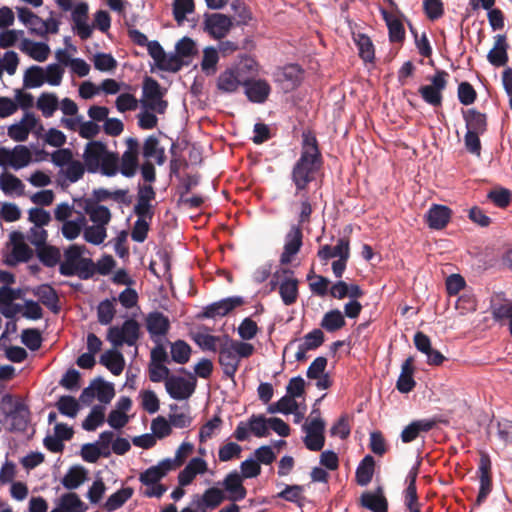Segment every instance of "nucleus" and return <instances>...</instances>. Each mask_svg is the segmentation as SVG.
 I'll use <instances>...</instances> for the list:
<instances>
[{
	"mask_svg": "<svg viewBox=\"0 0 512 512\" xmlns=\"http://www.w3.org/2000/svg\"><path fill=\"white\" fill-rule=\"evenodd\" d=\"M45 83L43 68L31 66L24 74V85L27 88H38Z\"/></svg>",
	"mask_w": 512,
	"mask_h": 512,
	"instance_id": "obj_61",
	"label": "nucleus"
},
{
	"mask_svg": "<svg viewBox=\"0 0 512 512\" xmlns=\"http://www.w3.org/2000/svg\"><path fill=\"white\" fill-rule=\"evenodd\" d=\"M248 424L250 426L251 433L258 437H266L269 434V418H265L263 415H252Z\"/></svg>",
	"mask_w": 512,
	"mask_h": 512,
	"instance_id": "obj_59",
	"label": "nucleus"
},
{
	"mask_svg": "<svg viewBox=\"0 0 512 512\" xmlns=\"http://www.w3.org/2000/svg\"><path fill=\"white\" fill-rule=\"evenodd\" d=\"M20 298V290L8 286L0 288V312L6 318H13L23 309L22 305L14 303Z\"/></svg>",
	"mask_w": 512,
	"mask_h": 512,
	"instance_id": "obj_21",
	"label": "nucleus"
},
{
	"mask_svg": "<svg viewBox=\"0 0 512 512\" xmlns=\"http://www.w3.org/2000/svg\"><path fill=\"white\" fill-rule=\"evenodd\" d=\"M232 27L231 18L220 13L206 16L204 21L205 31L215 39L225 37Z\"/></svg>",
	"mask_w": 512,
	"mask_h": 512,
	"instance_id": "obj_20",
	"label": "nucleus"
},
{
	"mask_svg": "<svg viewBox=\"0 0 512 512\" xmlns=\"http://www.w3.org/2000/svg\"><path fill=\"white\" fill-rule=\"evenodd\" d=\"M147 330L152 338L164 336L169 330V319L160 312H152L146 319Z\"/></svg>",
	"mask_w": 512,
	"mask_h": 512,
	"instance_id": "obj_34",
	"label": "nucleus"
},
{
	"mask_svg": "<svg viewBox=\"0 0 512 512\" xmlns=\"http://www.w3.org/2000/svg\"><path fill=\"white\" fill-rule=\"evenodd\" d=\"M242 303L241 297H228L207 305L199 317L211 319L223 317Z\"/></svg>",
	"mask_w": 512,
	"mask_h": 512,
	"instance_id": "obj_22",
	"label": "nucleus"
},
{
	"mask_svg": "<svg viewBox=\"0 0 512 512\" xmlns=\"http://www.w3.org/2000/svg\"><path fill=\"white\" fill-rule=\"evenodd\" d=\"M94 390H96V398L103 404H108L115 395L114 387L111 383L105 382L102 379L93 381Z\"/></svg>",
	"mask_w": 512,
	"mask_h": 512,
	"instance_id": "obj_62",
	"label": "nucleus"
},
{
	"mask_svg": "<svg viewBox=\"0 0 512 512\" xmlns=\"http://www.w3.org/2000/svg\"><path fill=\"white\" fill-rule=\"evenodd\" d=\"M105 421V408L101 405H95L82 423V428L86 431H95Z\"/></svg>",
	"mask_w": 512,
	"mask_h": 512,
	"instance_id": "obj_49",
	"label": "nucleus"
},
{
	"mask_svg": "<svg viewBox=\"0 0 512 512\" xmlns=\"http://www.w3.org/2000/svg\"><path fill=\"white\" fill-rule=\"evenodd\" d=\"M436 421L433 419H421L411 422L401 432V440L404 443L414 441L421 432H428L434 428Z\"/></svg>",
	"mask_w": 512,
	"mask_h": 512,
	"instance_id": "obj_28",
	"label": "nucleus"
},
{
	"mask_svg": "<svg viewBox=\"0 0 512 512\" xmlns=\"http://www.w3.org/2000/svg\"><path fill=\"white\" fill-rule=\"evenodd\" d=\"M114 301L115 299H106L99 303L97 307V316L100 324L108 325L112 322L116 312Z\"/></svg>",
	"mask_w": 512,
	"mask_h": 512,
	"instance_id": "obj_63",
	"label": "nucleus"
},
{
	"mask_svg": "<svg viewBox=\"0 0 512 512\" xmlns=\"http://www.w3.org/2000/svg\"><path fill=\"white\" fill-rule=\"evenodd\" d=\"M60 507L64 512H85L87 510L85 503L73 492L61 496Z\"/></svg>",
	"mask_w": 512,
	"mask_h": 512,
	"instance_id": "obj_50",
	"label": "nucleus"
},
{
	"mask_svg": "<svg viewBox=\"0 0 512 512\" xmlns=\"http://www.w3.org/2000/svg\"><path fill=\"white\" fill-rule=\"evenodd\" d=\"M23 233L13 231L10 233L11 252L6 257V264L14 266L20 262H26L32 257V250L25 243Z\"/></svg>",
	"mask_w": 512,
	"mask_h": 512,
	"instance_id": "obj_15",
	"label": "nucleus"
},
{
	"mask_svg": "<svg viewBox=\"0 0 512 512\" xmlns=\"http://www.w3.org/2000/svg\"><path fill=\"white\" fill-rule=\"evenodd\" d=\"M361 504L372 512H381L388 509V503L381 488H378L374 493L362 494Z\"/></svg>",
	"mask_w": 512,
	"mask_h": 512,
	"instance_id": "obj_38",
	"label": "nucleus"
},
{
	"mask_svg": "<svg viewBox=\"0 0 512 512\" xmlns=\"http://www.w3.org/2000/svg\"><path fill=\"white\" fill-rule=\"evenodd\" d=\"M222 485L225 492H227L226 499L229 501H241L247 495V490L243 486V478L237 471L228 473L223 479Z\"/></svg>",
	"mask_w": 512,
	"mask_h": 512,
	"instance_id": "obj_23",
	"label": "nucleus"
},
{
	"mask_svg": "<svg viewBox=\"0 0 512 512\" xmlns=\"http://www.w3.org/2000/svg\"><path fill=\"white\" fill-rule=\"evenodd\" d=\"M219 61L218 50L214 47H206L203 51L201 69L207 75H213L216 72V66Z\"/></svg>",
	"mask_w": 512,
	"mask_h": 512,
	"instance_id": "obj_56",
	"label": "nucleus"
},
{
	"mask_svg": "<svg viewBox=\"0 0 512 512\" xmlns=\"http://www.w3.org/2000/svg\"><path fill=\"white\" fill-rule=\"evenodd\" d=\"M354 40L359 49L360 57L366 62H371L374 59V46L371 39L366 34L359 33L354 37Z\"/></svg>",
	"mask_w": 512,
	"mask_h": 512,
	"instance_id": "obj_58",
	"label": "nucleus"
},
{
	"mask_svg": "<svg viewBox=\"0 0 512 512\" xmlns=\"http://www.w3.org/2000/svg\"><path fill=\"white\" fill-rule=\"evenodd\" d=\"M38 124L37 117L31 112H25L22 119L8 127V136L16 141L23 142L28 139L30 132Z\"/></svg>",
	"mask_w": 512,
	"mask_h": 512,
	"instance_id": "obj_19",
	"label": "nucleus"
},
{
	"mask_svg": "<svg viewBox=\"0 0 512 512\" xmlns=\"http://www.w3.org/2000/svg\"><path fill=\"white\" fill-rule=\"evenodd\" d=\"M140 326L134 319H127L121 326H111L107 332V340L114 346L136 345L139 339Z\"/></svg>",
	"mask_w": 512,
	"mask_h": 512,
	"instance_id": "obj_9",
	"label": "nucleus"
},
{
	"mask_svg": "<svg viewBox=\"0 0 512 512\" xmlns=\"http://www.w3.org/2000/svg\"><path fill=\"white\" fill-rule=\"evenodd\" d=\"M208 470V463L202 457L192 458L185 468L178 474L180 486H188L198 475H203Z\"/></svg>",
	"mask_w": 512,
	"mask_h": 512,
	"instance_id": "obj_24",
	"label": "nucleus"
},
{
	"mask_svg": "<svg viewBox=\"0 0 512 512\" xmlns=\"http://www.w3.org/2000/svg\"><path fill=\"white\" fill-rule=\"evenodd\" d=\"M132 495L133 489L131 487L122 488L108 497L104 507L110 512L115 511L128 501Z\"/></svg>",
	"mask_w": 512,
	"mask_h": 512,
	"instance_id": "obj_52",
	"label": "nucleus"
},
{
	"mask_svg": "<svg viewBox=\"0 0 512 512\" xmlns=\"http://www.w3.org/2000/svg\"><path fill=\"white\" fill-rule=\"evenodd\" d=\"M306 436L303 441L307 449L310 451H320L325 444V421L320 417V411L313 409L310 419L302 426Z\"/></svg>",
	"mask_w": 512,
	"mask_h": 512,
	"instance_id": "obj_8",
	"label": "nucleus"
},
{
	"mask_svg": "<svg viewBox=\"0 0 512 512\" xmlns=\"http://www.w3.org/2000/svg\"><path fill=\"white\" fill-rule=\"evenodd\" d=\"M256 72V62L252 58L246 57L220 72L216 80V88L222 94L236 93L244 86L247 74Z\"/></svg>",
	"mask_w": 512,
	"mask_h": 512,
	"instance_id": "obj_4",
	"label": "nucleus"
},
{
	"mask_svg": "<svg viewBox=\"0 0 512 512\" xmlns=\"http://www.w3.org/2000/svg\"><path fill=\"white\" fill-rule=\"evenodd\" d=\"M143 156L146 159H154L158 165H163L165 162V150L160 147L159 140L155 136H149L143 145Z\"/></svg>",
	"mask_w": 512,
	"mask_h": 512,
	"instance_id": "obj_42",
	"label": "nucleus"
},
{
	"mask_svg": "<svg viewBox=\"0 0 512 512\" xmlns=\"http://www.w3.org/2000/svg\"><path fill=\"white\" fill-rule=\"evenodd\" d=\"M322 157L318 149L317 140L309 134L303 135L301 155L292 168L291 180L295 185V195L304 191L321 168Z\"/></svg>",
	"mask_w": 512,
	"mask_h": 512,
	"instance_id": "obj_1",
	"label": "nucleus"
},
{
	"mask_svg": "<svg viewBox=\"0 0 512 512\" xmlns=\"http://www.w3.org/2000/svg\"><path fill=\"white\" fill-rule=\"evenodd\" d=\"M127 149L119 160L120 173L125 177H132L138 168L139 142L135 138L126 140Z\"/></svg>",
	"mask_w": 512,
	"mask_h": 512,
	"instance_id": "obj_17",
	"label": "nucleus"
},
{
	"mask_svg": "<svg viewBox=\"0 0 512 512\" xmlns=\"http://www.w3.org/2000/svg\"><path fill=\"white\" fill-rule=\"evenodd\" d=\"M466 132L482 135L487 130L486 115L475 109H469L464 113Z\"/></svg>",
	"mask_w": 512,
	"mask_h": 512,
	"instance_id": "obj_36",
	"label": "nucleus"
},
{
	"mask_svg": "<svg viewBox=\"0 0 512 512\" xmlns=\"http://www.w3.org/2000/svg\"><path fill=\"white\" fill-rule=\"evenodd\" d=\"M346 324L344 315L338 309H333L324 314L320 326L327 332H335Z\"/></svg>",
	"mask_w": 512,
	"mask_h": 512,
	"instance_id": "obj_46",
	"label": "nucleus"
},
{
	"mask_svg": "<svg viewBox=\"0 0 512 512\" xmlns=\"http://www.w3.org/2000/svg\"><path fill=\"white\" fill-rule=\"evenodd\" d=\"M16 10L19 21L22 22L31 33L39 35L44 27L43 19L26 7H17Z\"/></svg>",
	"mask_w": 512,
	"mask_h": 512,
	"instance_id": "obj_43",
	"label": "nucleus"
},
{
	"mask_svg": "<svg viewBox=\"0 0 512 512\" xmlns=\"http://www.w3.org/2000/svg\"><path fill=\"white\" fill-rule=\"evenodd\" d=\"M281 277L279 294L282 302L287 305H293L299 296V281L294 277V272L290 269L279 268L276 278Z\"/></svg>",
	"mask_w": 512,
	"mask_h": 512,
	"instance_id": "obj_14",
	"label": "nucleus"
},
{
	"mask_svg": "<svg viewBox=\"0 0 512 512\" xmlns=\"http://www.w3.org/2000/svg\"><path fill=\"white\" fill-rule=\"evenodd\" d=\"M503 293L497 294L491 300L493 318L497 321L503 319L512 320V301L502 298Z\"/></svg>",
	"mask_w": 512,
	"mask_h": 512,
	"instance_id": "obj_39",
	"label": "nucleus"
},
{
	"mask_svg": "<svg viewBox=\"0 0 512 512\" xmlns=\"http://www.w3.org/2000/svg\"><path fill=\"white\" fill-rule=\"evenodd\" d=\"M244 94L247 99L256 104H263L271 94V86L265 79L250 78L247 74L244 82Z\"/></svg>",
	"mask_w": 512,
	"mask_h": 512,
	"instance_id": "obj_16",
	"label": "nucleus"
},
{
	"mask_svg": "<svg viewBox=\"0 0 512 512\" xmlns=\"http://www.w3.org/2000/svg\"><path fill=\"white\" fill-rule=\"evenodd\" d=\"M254 351L255 348L252 344L225 336L218 348V360L224 375L233 380L241 359L250 357Z\"/></svg>",
	"mask_w": 512,
	"mask_h": 512,
	"instance_id": "obj_3",
	"label": "nucleus"
},
{
	"mask_svg": "<svg viewBox=\"0 0 512 512\" xmlns=\"http://www.w3.org/2000/svg\"><path fill=\"white\" fill-rule=\"evenodd\" d=\"M0 409L7 419L11 420L12 430L24 431L29 422V408L20 399L5 394L1 399Z\"/></svg>",
	"mask_w": 512,
	"mask_h": 512,
	"instance_id": "obj_7",
	"label": "nucleus"
},
{
	"mask_svg": "<svg viewBox=\"0 0 512 512\" xmlns=\"http://www.w3.org/2000/svg\"><path fill=\"white\" fill-rule=\"evenodd\" d=\"M193 340L203 350L212 352L217 351L218 344L220 345L221 338L204 332H196L193 334Z\"/></svg>",
	"mask_w": 512,
	"mask_h": 512,
	"instance_id": "obj_60",
	"label": "nucleus"
},
{
	"mask_svg": "<svg viewBox=\"0 0 512 512\" xmlns=\"http://www.w3.org/2000/svg\"><path fill=\"white\" fill-rule=\"evenodd\" d=\"M86 479V470L81 466L71 467L61 480L62 485L68 490L77 489Z\"/></svg>",
	"mask_w": 512,
	"mask_h": 512,
	"instance_id": "obj_48",
	"label": "nucleus"
},
{
	"mask_svg": "<svg viewBox=\"0 0 512 512\" xmlns=\"http://www.w3.org/2000/svg\"><path fill=\"white\" fill-rule=\"evenodd\" d=\"M32 162V153L25 145H16L10 149L0 147V167H11L14 170H20L27 167Z\"/></svg>",
	"mask_w": 512,
	"mask_h": 512,
	"instance_id": "obj_10",
	"label": "nucleus"
},
{
	"mask_svg": "<svg viewBox=\"0 0 512 512\" xmlns=\"http://www.w3.org/2000/svg\"><path fill=\"white\" fill-rule=\"evenodd\" d=\"M170 462L161 460L157 465L151 466L142 472L139 476V481L143 485H152L159 483V481L165 477L170 471H173L170 466Z\"/></svg>",
	"mask_w": 512,
	"mask_h": 512,
	"instance_id": "obj_29",
	"label": "nucleus"
},
{
	"mask_svg": "<svg viewBox=\"0 0 512 512\" xmlns=\"http://www.w3.org/2000/svg\"><path fill=\"white\" fill-rule=\"evenodd\" d=\"M413 361V358L409 357L401 365V373L396 383V387L401 393H409L416 385V382L413 379Z\"/></svg>",
	"mask_w": 512,
	"mask_h": 512,
	"instance_id": "obj_33",
	"label": "nucleus"
},
{
	"mask_svg": "<svg viewBox=\"0 0 512 512\" xmlns=\"http://www.w3.org/2000/svg\"><path fill=\"white\" fill-rule=\"evenodd\" d=\"M196 388V379L191 375L189 379L172 375L165 382V389L169 396L175 400H186L191 397Z\"/></svg>",
	"mask_w": 512,
	"mask_h": 512,
	"instance_id": "obj_13",
	"label": "nucleus"
},
{
	"mask_svg": "<svg viewBox=\"0 0 512 512\" xmlns=\"http://www.w3.org/2000/svg\"><path fill=\"white\" fill-rule=\"evenodd\" d=\"M0 189L8 196H22L24 195L25 185L15 175L9 172H3L0 174Z\"/></svg>",
	"mask_w": 512,
	"mask_h": 512,
	"instance_id": "obj_37",
	"label": "nucleus"
},
{
	"mask_svg": "<svg viewBox=\"0 0 512 512\" xmlns=\"http://www.w3.org/2000/svg\"><path fill=\"white\" fill-rule=\"evenodd\" d=\"M302 246V232L299 227L292 226L285 237L284 250L280 256L281 264H289Z\"/></svg>",
	"mask_w": 512,
	"mask_h": 512,
	"instance_id": "obj_25",
	"label": "nucleus"
},
{
	"mask_svg": "<svg viewBox=\"0 0 512 512\" xmlns=\"http://www.w3.org/2000/svg\"><path fill=\"white\" fill-rule=\"evenodd\" d=\"M88 215L89 219L94 225H102L106 227L111 220L110 210L100 204H89L85 207V216Z\"/></svg>",
	"mask_w": 512,
	"mask_h": 512,
	"instance_id": "obj_44",
	"label": "nucleus"
},
{
	"mask_svg": "<svg viewBox=\"0 0 512 512\" xmlns=\"http://www.w3.org/2000/svg\"><path fill=\"white\" fill-rule=\"evenodd\" d=\"M381 15L389 30V40L391 42L403 41L405 38V29L402 22L384 9L381 10Z\"/></svg>",
	"mask_w": 512,
	"mask_h": 512,
	"instance_id": "obj_41",
	"label": "nucleus"
},
{
	"mask_svg": "<svg viewBox=\"0 0 512 512\" xmlns=\"http://www.w3.org/2000/svg\"><path fill=\"white\" fill-rule=\"evenodd\" d=\"M507 48L506 36L497 35L493 48L488 52V61L496 67L504 66L508 61Z\"/></svg>",
	"mask_w": 512,
	"mask_h": 512,
	"instance_id": "obj_32",
	"label": "nucleus"
},
{
	"mask_svg": "<svg viewBox=\"0 0 512 512\" xmlns=\"http://www.w3.org/2000/svg\"><path fill=\"white\" fill-rule=\"evenodd\" d=\"M100 363L114 375H120L125 366L123 355L115 350L104 352L100 357Z\"/></svg>",
	"mask_w": 512,
	"mask_h": 512,
	"instance_id": "obj_40",
	"label": "nucleus"
},
{
	"mask_svg": "<svg viewBox=\"0 0 512 512\" xmlns=\"http://www.w3.org/2000/svg\"><path fill=\"white\" fill-rule=\"evenodd\" d=\"M83 160L86 169L90 173H101L105 176H115L119 170V157L116 153L107 149L100 141L87 143Z\"/></svg>",
	"mask_w": 512,
	"mask_h": 512,
	"instance_id": "obj_2",
	"label": "nucleus"
},
{
	"mask_svg": "<svg viewBox=\"0 0 512 512\" xmlns=\"http://www.w3.org/2000/svg\"><path fill=\"white\" fill-rule=\"evenodd\" d=\"M172 361L178 364H185L189 361L191 355V347L183 340H177L171 344Z\"/></svg>",
	"mask_w": 512,
	"mask_h": 512,
	"instance_id": "obj_57",
	"label": "nucleus"
},
{
	"mask_svg": "<svg viewBox=\"0 0 512 512\" xmlns=\"http://www.w3.org/2000/svg\"><path fill=\"white\" fill-rule=\"evenodd\" d=\"M447 77V72L437 71L431 78V85H424L420 87L419 93L426 103L432 106L441 105L442 91L446 88Z\"/></svg>",
	"mask_w": 512,
	"mask_h": 512,
	"instance_id": "obj_12",
	"label": "nucleus"
},
{
	"mask_svg": "<svg viewBox=\"0 0 512 512\" xmlns=\"http://www.w3.org/2000/svg\"><path fill=\"white\" fill-rule=\"evenodd\" d=\"M375 461L371 455H366L356 469V480L360 486H366L372 480Z\"/></svg>",
	"mask_w": 512,
	"mask_h": 512,
	"instance_id": "obj_47",
	"label": "nucleus"
},
{
	"mask_svg": "<svg viewBox=\"0 0 512 512\" xmlns=\"http://www.w3.org/2000/svg\"><path fill=\"white\" fill-rule=\"evenodd\" d=\"M490 467H491V463H490V460L487 456H482L481 459H480V464H479V473H480V476H479V482H480V488H479V493H478V496H477V504H481L485 499L486 497L488 496V494L491 492V479H490V475H489V472H490Z\"/></svg>",
	"mask_w": 512,
	"mask_h": 512,
	"instance_id": "obj_30",
	"label": "nucleus"
},
{
	"mask_svg": "<svg viewBox=\"0 0 512 512\" xmlns=\"http://www.w3.org/2000/svg\"><path fill=\"white\" fill-rule=\"evenodd\" d=\"M71 11L73 30L82 40L92 36L93 26L89 24V5L85 1H77Z\"/></svg>",
	"mask_w": 512,
	"mask_h": 512,
	"instance_id": "obj_11",
	"label": "nucleus"
},
{
	"mask_svg": "<svg viewBox=\"0 0 512 512\" xmlns=\"http://www.w3.org/2000/svg\"><path fill=\"white\" fill-rule=\"evenodd\" d=\"M107 237V229L102 225H90L86 224L83 230V238L86 242L93 245L102 244Z\"/></svg>",
	"mask_w": 512,
	"mask_h": 512,
	"instance_id": "obj_54",
	"label": "nucleus"
},
{
	"mask_svg": "<svg viewBox=\"0 0 512 512\" xmlns=\"http://www.w3.org/2000/svg\"><path fill=\"white\" fill-rule=\"evenodd\" d=\"M86 248L83 245H71L64 251V259L60 262L59 272L66 277L78 276L82 280L92 278L95 273V263L90 258H84Z\"/></svg>",
	"mask_w": 512,
	"mask_h": 512,
	"instance_id": "obj_5",
	"label": "nucleus"
},
{
	"mask_svg": "<svg viewBox=\"0 0 512 512\" xmlns=\"http://www.w3.org/2000/svg\"><path fill=\"white\" fill-rule=\"evenodd\" d=\"M194 0H174L173 16L178 25H182L187 19V15L194 12Z\"/></svg>",
	"mask_w": 512,
	"mask_h": 512,
	"instance_id": "obj_55",
	"label": "nucleus"
},
{
	"mask_svg": "<svg viewBox=\"0 0 512 512\" xmlns=\"http://www.w3.org/2000/svg\"><path fill=\"white\" fill-rule=\"evenodd\" d=\"M58 106L59 101L54 93H42L37 100V108L46 118L53 116Z\"/></svg>",
	"mask_w": 512,
	"mask_h": 512,
	"instance_id": "obj_51",
	"label": "nucleus"
},
{
	"mask_svg": "<svg viewBox=\"0 0 512 512\" xmlns=\"http://www.w3.org/2000/svg\"><path fill=\"white\" fill-rule=\"evenodd\" d=\"M349 256L350 247L349 240L347 238L338 239L337 244L334 247L324 245L318 251V257L323 261H327L334 257H338L339 259H349Z\"/></svg>",
	"mask_w": 512,
	"mask_h": 512,
	"instance_id": "obj_31",
	"label": "nucleus"
},
{
	"mask_svg": "<svg viewBox=\"0 0 512 512\" xmlns=\"http://www.w3.org/2000/svg\"><path fill=\"white\" fill-rule=\"evenodd\" d=\"M20 50L38 62H44L50 53V48L46 43L33 42L26 38L22 39Z\"/></svg>",
	"mask_w": 512,
	"mask_h": 512,
	"instance_id": "obj_35",
	"label": "nucleus"
},
{
	"mask_svg": "<svg viewBox=\"0 0 512 512\" xmlns=\"http://www.w3.org/2000/svg\"><path fill=\"white\" fill-rule=\"evenodd\" d=\"M225 499L226 495L223 490L211 487L205 490L202 495H195L192 499V506L199 512H206L217 508Z\"/></svg>",
	"mask_w": 512,
	"mask_h": 512,
	"instance_id": "obj_18",
	"label": "nucleus"
},
{
	"mask_svg": "<svg viewBox=\"0 0 512 512\" xmlns=\"http://www.w3.org/2000/svg\"><path fill=\"white\" fill-rule=\"evenodd\" d=\"M54 219L62 223L61 233L65 239L70 241L83 234L87 224L85 214L76 212L74 205L68 202H62L55 207Z\"/></svg>",
	"mask_w": 512,
	"mask_h": 512,
	"instance_id": "obj_6",
	"label": "nucleus"
},
{
	"mask_svg": "<svg viewBox=\"0 0 512 512\" xmlns=\"http://www.w3.org/2000/svg\"><path fill=\"white\" fill-rule=\"evenodd\" d=\"M38 300L45 305L52 312L57 313L59 311V299L56 291L49 285L39 286L35 292Z\"/></svg>",
	"mask_w": 512,
	"mask_h": 512,
	"instance_id": "obj_45",
	"label": "nucleus"
},
{
	"mask_svg": "<svg viewBox=\"0 0 512 512\" xmlns=\"http://www.w3.org/2000/svg\"><path fill=\"white\" fill-rule=\"evenodd\" d=\"M156 66L163 71L177 72L182 68L183 60L177 54L164 53L163 57L156 62Z\"/></svg>",
	"mask_w": 512,
	"mask_h": 512,
	"instance_id": "obj_64",
	"label": "nucleus"
},
{
	"mask_svg": "<svg viewBox=\"0 0 512 512\" xmlns=\"http://www.w3.org/2000/svg\"><path fill=\"white\" fill-rule=\"evenodd\" d=\"M302 76L301 68L296 64H290L276 73V81L282 85L285 91H290L300 85Z\"/></svg>",
	"mask_w": 512,
	"mask_h": 512,
	"instance_id": "obj_26",
	"label": "nucleus"
},
{
	"mask_svg": "<svg viewBox=\"0 0 512 512\" xmlns=\"http://www.w3.org/2000/svg\"><path fill=\"white\" fill-rule=\"evenodd\" d=\"M452 211L445 205L433 204L425 214L429 228L441 230L447 226L451 219Z\"/></svg>",
	"mask_w": 512,
	"mask_h": 512,
	"instance_id": "obj_27",
	"label": "nucleus"
},
{
	"mask_svg": "<svg viewBox=\"0 0 512 512\" xmlns=\"http://www.w3.org/2000/svg\"><path fill=\"white\" fill-rule=\"evenodd\" d=\"M193 451L194 445L190 442L184 441L177 448L174 458H165L164 460L170 462V468L175 470L185 463L186 459L193 453Z\"/></svg>",
	"mask_w": 512,
	"mask_h": 512,
	"instance_id": "obj_53",
	"label": "nucleus"
}]
</instances>
